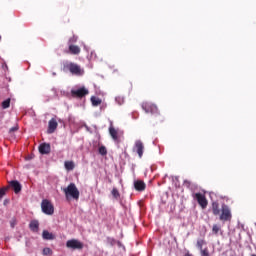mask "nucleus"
Listing matches in <instances>:
<instances>
[{
    "label": "nucleus",
    "mask_w": 256,
    "mask_h": 256,
    "mask_svg": "<svg viewBox=\"0 0 256 256\" xmlns=\"http://www.w3.org/2000/svg\"><path fill=\"white\" fill-rule=\"evenodd\" d=\"M80 192L75 183H70L65 189L66 201H79Z\"/></svg>",
    "instance_id": "nucleus-1"
},
{
    "label": "nucleus",
    "mask_w": 256,
    "mask_h": 256,
    "mask_svg": "<svg viewBox=\"0 0 256 256\" xmlns=\"http://www.w3.org/2000/svg\"><path fill=\"white\" fill-rule=\"evenodd\" d=\"M66 69L70 71L71 75H76L77 77L85 75V70H83L77 63L70 62L66 64Z\"/></svg>",
    "instance_id": "nucleus-2"
},
{
    "label": "nucleus",
    "mask_w": 256,
    "mask_h": 256,
    "mask_svg": "<svg viewBox=\"0 0 256 256\" xmlns=\"http://www.w3.org/2000/svg\"><path fill=\"white\" fill-rule=\"evenodd\" d=\"M220 221H223V223L227 222V221H231V219H233V215L231 214V209L229 208V206L223 204L221 206V211H220Z\"/></svg>",
    "instance_id": "nucleus-3"
},
{
    "label": "nucleus",
    "mask_w": 256,
    "mask_h": 256,
    "mask_svg": "<svg viewBox=\"0 0 256 256\" xmlns=\"http://www.w3.org/2000/svg\"><path fill=\"white\" fill-rule=\"evenodd\" d=\"M42 213L45 215H53L55 213V207L51 203V201L47 199H43L41 202Z\"/></svg>",
    "instance_id": "nucleus-4"
},
{
    "label": "nucleus",
    "mask_w": 256,
    "mask_h": 256,
    "mask_svg": "<svg viewBox=\"0 0 256 256\" xmlns=\"http://www.w3.org/2000/svg\"><path fill=\"white\" fill-rule=\"evenodd\" d=\"M141 107L145 113H151V115H155L156 117L159 115V108L151 102H143Z\"/></svg>",
    "instance_id": "nucleus-5"
},
{
    "label": "nucleus",
    "mask_w": 256,
    "mask_h": 256,
    "mask_svg": "<svg viewBox=\"0 0 256 256\" xmlns=\"http://www.w3.org/2000/svg\"><path fill=\"white\" fill-rule=\"evenodd\" d=\"M194 199H196L198 205H200L201 209H207V205H209V202L207 201V197H205V194L198 192L194 194Z\"/></svg>",
    "instance_id": "nucleus-6"
},
{
    "label": "nucleus",
    "mask_w": 256,
    "mask_h": 256,
    "mask_svg": "<svg viewBox=\"0 0 256 256\" xmlns=\"http://www.w3.org/2000/svg\"><path fill=\"white\" fill-rule=\"evenodd\" d=\"M89 93V90L85 87H81L77 90H71V97L74 99H83Z\"/></svg>",
    "instance_id": "nucleus-7"
},
{
    "label": "nucleus",
    "mask_w": 256,
    "mask_h": 256,
    "mask_svg": "<svg viewBox=\"0 0 256 256\" xmlns=\"http://www.w3.org/2000/svg\"><path fill=\"white\" fill-rule=\"evenodd\" d=\"M66 247H68V249H73L74 251L75 250L81 251V249H83L84 245L81 241L72 239V240L67 241Z\"/></svg>",
    "instance_id": "nucleus-8"
},
{
    "label": "nucleus",
    "mask_w": 256,
    "mask_h": 256,
    "mask_svg": "<svg viewBox=\"0 0 256 256\" xmlns=\"http://www.w3.org/2000/svg\"><path fill=\"white\" fill-rule=\"evenodd\" d=\"M133 151L137 152L140 159L143 157V153L145 151V145H143V142L141 140H137L135 142Z\"/></svg>",
    "instance_id": "nucleus-9"
},
{
    "label": "nucleus",
    "mask_w": 256,
    "mask_h": 256,
    "mask_svg": "<svg viewBox=\"0 0 256 256\" xmlns=\"http://www.w3.org/2000/svg\"><path fill=\"white\" fill-rule=\"evenodd\" d=\"M109 134L112 137L113 141H115L116 143H121L120 135H119V130L115 129V127L113 126V123H111L110 127H109Z\"/></svg>",
    "instance_id": "nucleus-10"
},
{
    "label": "nucleus",
    "mask_w": 256,
    "mask_h": 256,
    "mask_svg": "<svg viewBox=\"0 0 256 256\" xmlns=\"http://www.w3.org/2000/svg\"><path fill=\"white\" fill-rule=\"evenodd\" d=\"M8 187V189H13L14 193H21V189L23 188L21 186V183H19V181L17 180H12L9 182V185L6 186Z\"/></svg>",
    "instance_id": "nucleus-11"
},
{
    "label": "nucleus",
    "mask_w": 256,
    "mask_h": 256,
    "mask_svg": "<svg viewBox=\"0 0 256 256\" xmlns=\"http://www.w3.org/2000/svg\"><path fill=\"white\" fill-rule=\"evenodd\" d=\"M58 123L57 120L55 118H52L49 122H48V130L47 133L49 135H51L52 133H55V131L57 130L58 127Z\"/></svg>",
    "instance_id": "nucleus-12"
},
{
    "label": "nucleus",
    "mask_w": 256,
    "mask_h": 256,
    "mask_svg": "<svg viewBox=\"0 0 256 256\" xmlns=\"http://www.w3.org/2000/svg\"><path fill=\"white\" fill-rule=\"evenodd\" d=\"M39 153H41V155H49V153H51V144H48V143L40 144Z\"/></svg>",
    "instance_id": "nucleus-13"
},
{
    "label": "nucleus",
    "mask_w": 256,
    "mask_h": 256,
    "mask_svg": "<svg viewBox=\"0 0 256 256\" xmlns=\"http://www.w3.org/2000/svg\"><path fill=\"white\" fill-rule=\"evenodd\" d=\"M42 239H44V241H53L56 239V236L54 233L49 232V230H43Z\"/></svg>",
    "instance_id": "nucleus-14"
},
{
    "label": "nucleus",
    "mask_w": 256,
    "mask_h": 256,
    "mask_svg": "<svg viewBox=\"0 0 256 256\" xmlns=\"http://www.w3.org/2000/svg\"><path fill=\"white\" fill-rule=\"evenodd\" d=\"M68 53L70 55H79V53H81V48L77 45L70 44L68 47Z\"/></svg>",
    "instance_id": "nucleus-15"
},
{
    "label": "nucleus",
    "mask_w": 256,
    "mask_h": 256,
    "mask_svg": "<svg viewBox=\"0 0 256 256\" xmlns=\"http://www.w3.org/2000/svg\"><path fill=\"white\" fill-rule=\"evenodd\" d=\"M147 185L142 180H137L134 182V189L136 191H145Z\"/></svg>",
    "instance_id": "nucleus-16"
},
{
    "label": "nucleus",
    "mask_w": 256,
    "mask_h": 256,
    "mask_svg": "<svg viewBox=\"0 0 256 256\" xmlns=\"http://www.w3.org/2000/svg\"><path fill=\"white\" fill-rule=\"evenodd\" d=\"M29 229L32 231V233H39V221L32 220L29 224Z\"/></svg>",
    "instance_id": "nucleus-17"
},
{
    "label": "nucleus",
    "mask_w": 256,
    "mask_h": 256,
    "mask_svg": "<svg viewBox=\"0 0 256 256\" xmlns=\"http://www.w3.org/2000/svg\"><path fill=\"white\" fill-rule=\"evenodd\" d=\"M212 213L213 215H221V208H219V202H212Z\"/></svg>",
    "instance_id": "nucleus-18"
},
{
    "label": "nucleus",
    "mask_w": 256,
    "mask_h": 256,
    "mask_svg": "<svg viewBox=\"0 0 256 256\" xmlns=\"http://www.w3.org/2000/svg\"><path fill=\"white\" fill-rule=\"evenodd\" d=\"M65 169H66V171H73V169H75V162L66 161L65 162Z\"/></svg>",
    "instance_id": "nucleus-19"
},
{
    "label": "nucleus",
    "mask_w": 256,
    "mask_h": 256,
    "mask_svg": "<svg viewBox=\"0 0 256 256\" xmlns=\"http://www.w3.org/2000/svg\"><path fill=\"white\" fill-rule=\"evenodd\" d=\"M91 103H92L93 107H99V105H101V99H99L95 96H92Z\"/></svg>",
    "instance_id": "nucleus-20"
},
{
    "label": "nucleus",
    "mask_w": 256,
    "mask_h": 256,
    "mask_svg": "<svg viewBox=\"0 0 256 256\" xmlns=\"http://www.w3.org/2000/svg\"><path fill=\"white\" fill-rule=\"evenodd\" d=\"M206 244H207V242H205L204 239H198L196 242V247H197V249H199V251H201V249H204L203 245H206Z\"/></svg>",
    "instance_id": "nucleus-21"
},
{
    "label": "nucleus",
    "mask_w": 256,
    "mask_h": 256,
    "mask_svg": "<svg viewBox=\"0 0 256 256\" xmlns=\"http://www.w3.org/2000/svg\"><path fill=\"white\" fill-rule=\"evenodd\" d=\"M219 231H221V225L214 224L212 226V233H213V235H219Z\"/></svg>",
    "instance_id": "nucleus-22"
},
{
    "label": "nucleus",
    "mask_w": 256,
    "mask_h": 256,
    "mask_svg": "<svg viewBox=\"0 0 256 256\" xmlns=\"http://www.w3.org/2000/svg\"><path fill=\"white\" fill-rule=\"evenodd\" d=\"M11 107V98H8L2 102V109H9Z\"/></svg>",
    "instance_id": "nucleus-23"
},
{
    "label": "nucleus",
    "mask_w": 256,
    "mask_h": 256,
    "mask_svg": "<svg viewBox=\"0 0 256 256\" xmlns=\"http://www.w3.org/2000/svg\"><path fill=\"white\" fill-rule=\"evenodd\" d=\"M7 191H9V187H3V188H0V200L3 199V197H5V193H7Z\"/></svg>",
    "instance_id": "nucleus-24"
},
{
    "label": "nucleus",
    "mask_w": 256,
    "mask_h": 256,
    "mask_svg": "<svg viewBox=\"0 0 256 256\" xmlns=\"http://www.w3.org/2000/svg\"><path fill=\"white\" fill-rule=\"evenodd\" d=\"M111 193L114 199H119V197H121V194L119 193V190H117V188H113Z\"/></svg>",
    "instance_id": "nucleus-25"
},
{
    "label": "nucleus",
    "mask_w": 256,
    "mask_h": 256,
    "mask_svg": "<svg viewBox=\"0 0 256 256\" xmlns=\"http://www.w3.org/2000/svg\"><path fill=\"white\" fill-rule=\"evenodd\" d=\"M200 254H201V256H210V254H209V248H202V249L200 250Z\"/></svg>",
    "instance_id": "nucleus-26"
},
{
    "label": "nucleus",
    "mask_w": 256,
    "mask_h": 256,
    "mask_svg": "<svg viewBox=\"0 0 256 256\" xmlns=\"http://www.w3.org/2000/svg\"><path fill=\"white\" fill-rule=\"evenodd\" d=\"M99 153L100 155H107V148L105 146H100Z\"/></svg>",
    "instance_id": "nucleus-27"
},
{
    "label": "nucleus",
    "mask_w": 256,
    "mask_h": 256,
    "mask_svg": "<svg viewBox=\"0 0 256 256\" xmlns=\"http://www.w3.org/2000/svg\"><path fill=\"white\" fill-rule=\"evenodd\" d=\"M43 255H53V250L51 248H44Z\"/></svg>",
    "instance_id": "nucleus-28"
},
{
    "label": "nucleus",
    "mask_w": 256,
    "mask_h": 256,
    "mask_svg": "<svg viewBox=\"0 0 256 256\" xmlns=\"http://www.w3.org/2000/svg\"><path fill=\"white\" fill-rule=\"evenodd\" d=\"M15 225H17V219L16 218H12L10 220V226L12 227V229H14Z\"/></svg>",
    "instance_id": "nucleus-29"
},
{
    "label": "nucleus",
    "mask_w": 256,
    "mask_h": 256,
    "mask_svg": "<svg viewBox=\"0 0 256 256\" xmlns=\"http://www.w3.org/2000/svg\"><path fill=\"white\" fill-rule=\"evenodd\" d=\"M15 131H19V126H18V125H16V126H14V127H12V128L9 129V133H10V134H11V133H15Z\"/></svg>",
    "instance_id": "nucleus-30"
},
{
    "label": "nucleus",
    "mask_w": 256,
    "mask_h": 256,
    "mask_svg": "<svg viewBox=\"0 0 256 256\" xmlns=\"http://www.w3.org/2000/svg\"><path fill=\"white\" fill-rule=\"evenodd\" d=\"M69 43H77V37L73 36L72 38H70Z\"/></svg>",
    "instance_id": "nucleus-31"
},
{
    "label": "nucleus",
    "mask_w": 256,
    "mask_h": 256,
    "mask_svg": "<svg viewBox=\"0 0 256 256\" xmlns=\"http://www.w3.org/2000/svg\"><path fill=\"white\" fill-rule=\"evenodd\" d=\"M184 185H185L186 187H191V181H189V180H184Z\"/></svg>",
    "instance_id": "nucleus-32"
},
{
    "label": "nucleus",
    "mask_w": 256,
    "mask_h": 256,
    "mask_svg": "<svg viewBox=\"0 0 256 256\" xmlns=\"http://www.w3.org/2000/svg\"><path fill=\"white\" fill-rule=\"evenodd\" d=\"M2 68H3V69H6L7 71L9 70V66H7L6 63H4V64L2 65Z\"/></svg>",
    "instance_id": "nucleus-33"
}]
</instances>
